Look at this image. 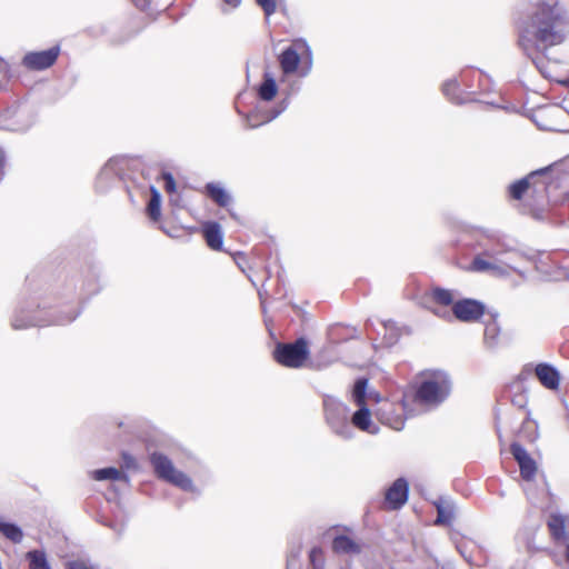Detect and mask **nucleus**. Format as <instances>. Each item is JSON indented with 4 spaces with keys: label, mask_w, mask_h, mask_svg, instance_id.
Masks as SVG:
<instances>
[{
    "label": "nucleus",
    "mask_w": 569,
    "mask_h": 569,
    "mask_svg": "<svg viewBox=\"0 0 569 569\" xmlns=\"http://www.w3.org/2000/svg\"><path fill=\"white\" fill-rule=\"evenodd\" d=\"M567 22L557 2L541 1L519 28L518 44L546 79L569 86V79L557 78L558 60L547 57V50L567 38Z\"/></svg>",
    "instance_id": "1"
},
{
    "label": "nucleus",
    "mask_w": 569,
    "mask_h": 569,
    "mask_svg": "<svg viewBox=\"0 0 569 569\" xmlns=\"http://www.w3.org/2000/svg\"><path fill=\"white\" fill-rule=\"evenodd\" d=\"M451 389L452 381L446 371L426 372L417 382L413 401L425 410H433L449 398Z\"/></svg>",
    "instance_id": "2"
},
{
    "label": "nucleus",
    "mask_w": 569,
    "mask_h": 569,
    "mask_svg": "<svg viewBox=\"0 0 569 569\" xmlns=\"http://www.w3.org/2000/svg\"><path fill=\"white\" fill-rule=\"evenodd\" d=\"M455 292L443 288L431 290L432 300L442 306H452V315L462 322L478 321L485 313V305L475 299H460L455 301Z\"/></svg>",
    "instance_id": "3"
},
{
    "label": "nucleus",
    "mask_w": 569,
    "mask_h": 569,
    "mask_svg": "<svg viewBox=\"0 0 569 569\" xmlns=\"http://www.w3.org/2000/svg\"><path fill=\"white\" fill-rule=\"evenodd\" d=\"M322 403L325 419L331 431L342 439H351L353 430L350 425V410L348 406L331 396H326Z\"/></svg>",
    "instance_id": "4"
},
{
    "label": "nucleus",
    "mask_w": 569,
    "mask_h": 569,
    "mask_svg": "<svg viewBox=\"0 0 569 569\" xmlns=\"http://www.w3.org/2000/svg\"><path fill=\"white\" fill-rule=\"evenodd\" d=\"M150 462L158 478L179 487L184 491L194 490L193 482L189 476L174 468L172 461L161 452L150 455Z\"/></svg>",
    "instance_id": "5"
},
{
    "label": "nucleus",
    "mask_w": 569,
    "mask_h": 569,
    "mask_svg": "<svg viewBox=\"0 0 569 569\" xmlns=\"http://www.w3.org/2000/svg\"><path fill=\"white\" fill-rule=\"evenodd\" d=\"M33 312L29 308H19L13 318L11 326L13 329H24L31 326H44V325H66L73 321L78 317V312H68L63 316L53 317L51 313H47L42 317L41 310L37 311V315L30 316Z\"/></svg>",
    "instance_id": "6"
},
{
    "label": "nucleus",
    "mask_w": 569,
    "mask_h": 569,
    "mask_svg": "<svg viewBox=\"0 0 569 569\" xmlns=\"http://www.w3.org/2000/svg\"><path fill=\"white\" fill-rule=\"evenodd\" d=\"M308 341L298 338L291 343H278L273 356L278 363L288 368H301L309 358Z\"/></svg>",
    "instance_id": "7"
},
{
    "label": "nucleus",
    "mask_w": 569,
    "mask_h": 569,
    "mask_svg": "<svg viewBox=\"0 0 569 569\" xmlns=\"http://www.w3.org/2000/svg\"><path fill=\"white\" fill-rule=\"evenodd\" d=\"M59 53L58 46L43 51L29 52L23 57L22 64L30 70H44L57 61Z\"/></svg>",
    "instance_id": "8"
},
{
    "label": "nucleus",
    "mask_w": 569,
    "mask_h": 569,
    "mask_svg": "<svg viewBox=\"0 0 569 569\" xmlns=\"http://www.w3.org/2000/svg\"><path fill=\"white\" fill-rule=\"evenodd\" d=\"M510 451L519 465L521 477L527 481L532 480L537 472V465L535 460L518 442L511 443Z\"/></svg>",
    "instance_id": "9"
},
{
    "label": "nucleus",
    "mask_w": 569,
    "mask_h": 569,
    "mask_svg": "<svg viewBox=\"0 0 569 569\" xmlns=\"http://www.w3.org/2000/svg\"><path fill=\"white\" fill-rule=\"evenodd\" d=\"M409 485L405 478H398L387 489L385 499L390 509H400L408 500Z\"/></svg>",
    "instance_id": "10"
},
{
    "label": "nucleus",
    "mask_w": 569,
    "mask_h": 569,
    "mask_svg": "<svg viewBox=\"0 0 569 569\" xmlns=\"http://www.w3.org/2000/svg\"><path fill=\"white\" fill-rule=\"evenodd\" d=\"M127 166V160L122 157H114L108 160L98 174V188L103 190L107 181L113 177H121Z\"/></svg>",
    "instance_id": "11"
},
{
    "label": "nucleus",
    "mask_w": 569,
    "mask_h": 569,
    "mask_svg": "<svg viewBox=\"0 0 569 569\" xmlns=\"http://www.w3.org/2000/svg\"><path fill=\"white\" fill-rule=\"evenodd\" d=\"M433 506L437 510L436 526H450L455 520L456 505L449 497H439L435 500Z\"/></svg>",
    "instance_id": "12"
},
{
    "label": "nucleus",
    "mask_w": 569,
    "mask_h": 569,
    "mask_svg": "<svg viewBox=\"0 0 569 569\" xmlns=\"http://www.w3.org/2000/svg\"><path fill=\"white\" fill-rule=\"evenodd\" d=\"M359 409L350 417L351 428L355 427L370 435H377L379 427L372 422L371 412L367 406H358Z\"/></svg>",
    "instance_id": "13"
},
{
    "label": "nucleus",
    "mask_w": 569,
    "mask_h": 569,
    "mask_svg": "<svg viewBox=\"0 0 569 569\" xmlns=\"http://www.w3.org/2000/svg\"><path fill=\"white\" fill-rule=\"evenodd\" d=\"M535 373L540 383L550 390H556L560 383V373L551 365L547 362L538 363L535 368Z\"/></svg>",
    "instance_id": "14"
},
{
    "label": "nucleus",
    "mask_w": 569,
    "mask_h": 569,
    "mask_svg": "<svg viewBox=\"0 0 569 569\" xmlns=\"http://www.w3.org/2000/svg\"><path fill=\"white\" fill-rule=\"evenodd\" d=\"M203 236L207 244L212 250H220L223 244V233L218 222H207L203 224Z\"/></svg>",
    "instance_id": "15"
},
{
    "label": "nucleus",
    "mask_w": 569,
    "mask_h": 569,
    "mask_svg": "<svg viewBox=\"0 0 569 569\" xmlns=\"http://www.w3.org/2000/svg\"><path fill=\"white\" fill-rule=\"evenodd\" d=\"M300 60V54L298 53L297 49L293 46H290L287 49H284L279 57L281 70L286 74L295 73L298 69Z\"/></svg>",
    "instance_id": "16"
},
{
    "label": "nucleus",
    "mask_w": 569,
    "mask_h": 569,
    "mask_svg": "<svg viewBox=\"0 0 569 569\" xmlns=\"http://www.w3.org/2000/svg\"><path fill=\"white\" fill-rule=\"evenodd\" d=\"M483 343L486 348L496 350L501 343V328L497 319H492L486 323L483 332Z\"/></svg>",
    "instance_id": "17"
},
{
    "label": "nucleus",
    "mask_w": 569,
    "mask_h": 569,
    "mask_svg": "<svg viewBox=\"0 0 569 569\" xmlns=\"http://www.w3.org/2000/svg\"><path fill=\"white\" fill-rule=\"evenodd\" d=\"M332 550L336 553L359 555L361 547L346 535L337 536L332 541Z\"/></svg>",
    "instance_id": "18"
},
{
    "label": "nucleus",
    "mask_w": 569,
    "mask_h": 569,
    "mask_svg": "<svg viewBox=\"0 0 569 569\" xmlns=\"http://www.w3.org/2000/svg\"><path fill=\"white\" fill-rule=\"evenodd\" d=\"M471 270L477 272L490 271L498 276H506L508 273L507 268L497 263L490 262L483 259L481 256L473 258L471 262Z\"/></svg>",
    "instance_id": "19"
},
{
    "label": "nucleus",
    "mask_w": 569,
    "mask_h": 569,
    "mask_svg": "<svg viewBox=\"0 0 569 569\" xmlns=\"http://www.w3.org/2000/svg\"><path fill=\"white\" fill-rule=\"evenodd\" d=\"M566 517L560 513H551L549 516L547 525L555 540L559 541L566 538Z\"/></svg>",
    "instance_id": "20"
},
{
    "label": "nucleus",
    "mask_w": 569,
    "mask_h": 569,
    "mask_svg": "<svg viewBox=\"0 0 569 569\" xmlns=\"http://www.w3.org/2000/svg\"><path fill=\"white\" fill-rule=\"evenodd\" d=\"M91 478L97 481L112 480V481H128L129 477L121 472L119 469L114 467H108L102 469H96L90 472Z\"/></svg>",
    "instance_id": "21"
},
{
    "label": "nucleus",
    "mask_w": 569,
    "mask_h": 569,
    "mask_svg": "<svg viewBox=\"0 0 569 569\" xmlns=\"http://www.w3.org/2000/svg\"><path fill=\"white\" fill-rule=\"evenodd\" d=\"M207 194L220 207H227L231 202V197L219 183H207Z\"/></svg>",
    "instance_id": "22"
},
{
    "label": "nucleus",
    "mask_w": 569,
    "mask_h": 569,
    "mask_svg": "<svg viewBox=\"0 0 569 569\" xmlns=\"http://www.w3.org/2000/svg\"><path fill=\"white\" fill-rule=\"evenodd\" d=\"M278 92L276 80L270 73H264L263 81L259 87L258 93L260 99L271 101Z\"/></svg>",
    "instance_id": "23"
},
{
    "label": "nucleus",
    "mask_w": 569,
    "mask_h": 569,
    "mask_svg": "<svg viewBox=\"0 0 569 569\" xmlns=\"http://www.w3.org/2000/svg\"><path fill=\"white\" fill-rule=\"evenodd\" d=\"M30 569H51L46 552L42 550H31L26 555Z\"/></svg>",
    "instance_id": "24"
},
{
    "label": "nucleus",
    "mask_w": 569,
    "mask_h": 569,
    "mask_svg": "<svg viewBox=\"0 0 569 569\" xmlns=\"http://www.w3.org/2000/svg\"><path fill=\"white\" fill-rule=\"evenodd\" d=\"M0 532L14 543L22 541L23 533L20 527L14 523L0 520Z\"/></svg>",
    "instance_id": "25"
},
{
    "label": "nucleus",
    "mask_w": 569,
    "mask_h": 569,
    "mask_svg": "<svg viewBox=\"0 0 569 569\" xmlns=\"http://www.w3.org/2000/svg\"><path fill=\"white\" fill-rule=\"evenodd\" d=\"M367 387H368V379L359 378L356 380L353 388H352L351 397L357 406H367L366 405Z\"/></svg>",
    "instance_id": "26"
},
{
    "label": "nucleus",
    "mask_w": 569,
    "mask_h": 569,
    "mask_svg": "<svg viewBox=\"0 0 569 569\" xmlns=\"http://www.w3.org/2000/svg\"><path fill=\"white\" fill-rule=\"evenodd\" d=\"M151 197L148 203V214L153 220L157 221L161 216V194L157 188L151 187Z\"/></svg>",
    "instance_id": "27"
},
{
    "label": "nucleus",
    "mask_w": 569,
    "mask_h": 569,
    "mask_svg": "<svg viewBox=\"0 0 569 569\" xmlns=\"http://www.w3.org/2000/svg\"><path fill=\"white\" fill-rule=\"evenodd\" d=\"M442 91L443 94L453 103L460 104L465 102V100L459 94H457L459 91V82L456 78L447 80L442 86Z\"/></svg>",
    "instance_id": "28"
},
{
    "label": "nucleus",
    "mask_w": 569,
    "mask_h": 569,
    "mask_svg": "<svg viewBox=\"0 0 569 569\" xmlns=\"http://www.w3.org/2000/svg\"><path fill=\"white\" fill-rule=\"evenodd\" d=\"M530 182L529 177L522 178L520 180L515 181L508 188L509 196L512 199L521 200L526 191L529 189Z\"/></svg>",
    "instance_id": "29"
},
{
    "label": "nucleus",
    "mask_w": 569,
    "mask_h": 569,
    "mask_svg": "<svg viewBox=\"0 0 569 569\" xmlns=\"http://www.w3.org/2000/svg\"><path fill=\"white\" fill-rule=\"evenodd\" d=\"M287 107H288V102L286 100H283L280 103V108L272 110L269 116H267L263 120H260L258 122L252 121L253 116H249L247 118L248 127L257 128V127H259L262 123H267V122L276 119L279 114H281L287 109Z\"/></svg>",
    "instance_id": "30"
},
{
    "label": "nucleus",
    "mask_w": 569,
    "mask_h": 569,
    "mask_svg": "<svg viewBox=\"0 0 569 569\" xmlns=\"http://www.w3.org/2000/svg\"><path fill=\"white\" fill-rule=\"evenodd\" d=\"M309 561L312 569H325V556L322 549L313 547L309 552Z\"/></svg>",
    "instance_id": "31"
},
{
    "label": "nucleus",
    "mask_w": 569,
    "mask_h": 569,
    "mask_svg": "<svg viewBox=\"0 0 569 569\" xmlns=\"http://www.w3.org/2000/svg\"><path fill=\"white\" fill-rule=\"evenodd\" d=\"M300 46L306 51V58L303 60V64H302V68L300 70V76L301 77H306V76H308L310 73V71L312 69V52H311L310 47L306 42H301Z\"/></svg>",
    "instance_id": "32"
},
{
    "label": "nucleus",
    "mask_w": 569,
    "mask_h": 569,
    "mask_svg": "<svg viewBox=\"0 0 569 569\" xmlns=\"http://www.w3.org/2000/svg\"><path fill=\"white\" fill-rule=\"evenodd\" d=\"M382 326L386 331L385 338L387 340V343L389 346L396 343L399 338V332H398L397 328L395 327V323L392 321H388V322L382 323Z\"/></svg>",
    "instance_id": "33"
},
{
    "label": "nucleus",
    "mask_w": 569,
    "mask_h": 569,
    "mask_svg": "<svg viewBox=\"0 0 569 569\" xmlns=\"http://www.w3.org/2000/svg\"><path fill=\"white\" fill-rule=\"evenodd\" d=\"M33 124L32 119H27L23 122H14V123H6L1 124L0 127L2 129L9 130V131H18V132H26L29 130Z\"/></svg>",
    "instance_id": "34"
},
{
    "label": "nucleus",
    "mask_w": 569,
    "mask_h": 569,
    "mask_svg": "<svg viewBox=\"0 0 569 569\" xmlns=\"http://www.w3.org/2000/svg\"><path fill=\"white\" fill-rule=\"evenodd\" d=\"M256 2L263 10L267 18L272 16L277 10L276 0H256Z\"/></svg>",
    "instance_id": "35"
},
{
    "label": "nucleus",
    "mask_w": 569,
    "mask_h": 569,
    "mask_svg": "<svg viewBox=\"0 0 569 569\" xmlns=\"http://www.w3.org/2000/svg\"><path fill=\"white\" fill-rule=\"evenodd\" d=\"M162 179L164 181V189L168 193H172L176 191V181L173 176L170 172H163Z\"/></svg>",
    "instance_id": "36"
},
{
    "label": "nucleus",
    "mask_w": 569,
    "mask_h": 569,
    "mask_svg": "<svg viewBox=\"0 0 569 569\" xmlns=\"http://www.w3.org/2000/svg\"><path fill=\"white\" fill-rule=\"evenodd\" d=\"M66 569H96V567L83 560H71L66 563Z\"/></svg>",
    "instance_id": "37"
},
{
    "label": "nucleus",
    "mask_w": 569,
    "mask_h": 569,
    "mask_svg": "<svg viewBox=\"0 0 569 569\" xmlns=\"http://www.w3.org/2000/svg\"><path fill=\"white\" fill-rule=\"evenodd\" d=\"M498 246L501 247L500 250H488L483 254L489 258H495L497 254H499L501 252H509V251L513 250L512 247H510L506 243H502V242H498Z\"/></svg>",
    "instance_id": "38"
},
{
    "label": "nucleus",
    "mask_w": 569,
    "mask_h": 569,
    "mask_svg": "<svg viewBox=\"0 0 569 569\" xmlns=\"http://www.w3.org/2000/svg\"><path fill=\"white\" fill-rule=\"evenodd\" d=\"M432 312L436 316L440 317V318H445V319H450L451 318V313L449 311H447V310L441 309V308H435L432 310Z\"/></svg>",
    "instance_id": "39"
},
{
    "label": "nucleus",
    "mask_w": 569,
    "mask_h": 569,
    "mask_svg": "<svg viewBox=\"0 0 569 569\" xmlns=\"http://www.w3.org/2000/svg\"><path fill=\"white\" fill-rule=\"evenodd\" d=\"M9 71V64L0 57V74L6 76Z\"/></svg>",
    "instance_id": "40"
},
{
    "label": "nucleus",
    "mask_w": 569,
    "mask_h": 569,
    "mask_svg": "<svg viewBox=\"0 0 569 569\" xmlns=\"http://www.w3.org/2000/svg\"><path fill=\"white\" fill-rule=\"evenodd\" d=\"M226 6H229L231 9L238 8L241 3V0H222Z\"/></svg>",
    "instance_id": "41"
},
{
    "label": "nucleus",
    "mask_w": 569,
    "mask_h": 569,
    "mask_svg": "<svg viewBox=\"0 0 569 569\" xmlns=\"http://www.w3.org/2000/svg\"><path fill=\"white\" fill-rule=\"evenodd\" d=\"M513 403L518 405L520 408L523 407L522 399L520 400H513Z\"/></svg>",
    "instance_id": "42"
},
{
    "label": "nucleus",
    "mask_w": 569,
    "mask_h": 569,
    "mask_svg": "<svg viewBox=\"0 0 569 569\" xmlns=\"http://www.w3.org/2000/svg\"><path fill=\"white\" fill-rule=\"evenodd\" d=\"M513 271L518 272V274L522 276L523 277V273L519 270H517L516 268H511Z\"/></svg>",
    "instance_id": "43"
},
{
    "label": "nucleus",
    "mask_w": 569,
    "mask_h": 569,
    "mask_svg": "<svg viewBox=\"0 0 569 569\" xmlns=\"http://www.w3.org/2000/svg\"><path fill=\"white\" fill-rule=\"evenodd\" d=\"M402 425H403V423H402V422H400V426H395L393 428H395L396 430H399V429H401V428H402Z\"/></svg>",
    "instance_id": "44"
},
{
    "label": "nucleus",
    "mask_w": 569,
    "mask_h": 569,
    "mask_svg": "<svg viewBox=\"0 0 569 569\" xmlns=\"http://www.w3.org/2000/svg\"><path fill=\"white\" fill-rule=\"evenodd\" d=\"M459 551H460V555H462L463 557H466V556H465V553H463V551H462L460 548H459Z\"/></svg>",
    "instance_id": "45"
}]
</instances>
